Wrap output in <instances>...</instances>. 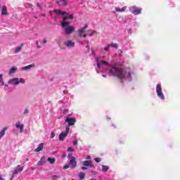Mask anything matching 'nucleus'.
Wrapping results in <instances>:
<instances>
[{"label": "nucleus", "instance_id": "f257e3e1", "mask_svg": "<svg viewBox=\"0 0 180 180\" xmlns=\"http://www.w3.org/2000/svg\"><path fill=\"white\" fill-rule=\"evenodd\" d=\"M105 58L106 56L101 55L98 58H96V63L94 65L98 74L105 72L106 70H108L110 75L117 77V78L120 79L121 82H123V81H131L133 72H131L130 68H122V66H119L117 64L110 65L108 61L103 60V58Z\"/></svg>", "mask_w": 180, "mask_h": 180}, {"label": "nucleus", "instance_id": "f03ea898", "mask_svg": "<svg viewBox=\"0 0 180 180\" xmlns=\"http://www.w3.org/2000/svg\"><path fill=\"white\" fill-rule=\"evenodd\" d=\"M54 13H56V15H61L63 17V20L61 22V27L64 29V32L65 34H71V33H73L74 30H75V27L72 26H70V22L67 21V19H69L70 20H72L74 19V14H69L68 13L65 11H63L61 10H53Z\"/></svg>", "mask_w": 180, "mask_h": 180}, {"label": "nucleus", "instance_id": "7ed1b4c3", "mask_svg": "<svg viewBox=\"0 0 180 180\" xmlns=\"http://www.w3.org/2000/svg\"><path fill=\"white\" fill-rule=\"evenodd\" d=\"M110 47L117 50V44H108L106 46L104 47V49L101 50V53L103 54H105V56H109V51L110 50Z\"/></svg>", "mask_w": 180, "mask_h": 180}, {"label": "nucleus", "instance_id": "20e7f679", "mask_svg": "<svg viewBox=\"0 0 180 180\" xmlns=\"http://www.w3.org/2000/svg\"><path fill=\"white\" fill-rule=\"evenodd\" d=\"M156 94L159 99H161V101H165V96H164V93H162V87L160 84L156 85Z\"/></svg>", "mask_w": 180, "mask_h": 180}, {"label": "nucleus", "instance_id": "39448f33", "mask_svg": "<svg viewBox=\"0 0 180 180\" xmlns=\"http://www.w3.org/2000/svg\"><path fill=\"white\" fill-rule=\"evenodd\" d=\"M141 8H139L136 6L129 7V12H131V13L135 15H140V13H141Z\"/></svg>", "mask_w": 180, "mask_h": 180}, {"label": "nucleus", "instance_id": "423d86ee", "mask_svg": "<svg viewBox=\"0 0 180 180\" xmlns=\"http://www.w3.org/2000/svg\"><path fill=\"white\" fill-rule=\"evenodd\" d=\"M68 133H70V127H66V130L65 132H62L59 135V141H64V139L68 136Z\"/></svg>", "mask_w": 180, "mask_h": 180}, {"label": "nucleus", "instance_id": "0eeeda50", "mask_svg": "<svg viewBox=\"0 0 180 180\" xmlns=\"http://www.w3.org/2000/svg\"><path fill=\"white\" fill-rule=\"evenodd\" d=\"M72 154H68V157H69L70 165H72V167L75 168L77 167V161L75 160V157L72 156Z\"/></svg>", "mask_w": 180, "mask_h": 180}, {"label": "nucleus", "instance_id": "6e6552de", "mask_svg": "<svg viewBox=\"0 0 180 180\" xmlns=\"http://www.w3.org/2000/svg\"><path fill=\"white\" fill-rule=\"evenodd\" d=\"M84 167H89L90 168H95V165L92 164V160H84L82 162Z\"/></svg>", "mask_w": 180, "mask_h": 180}, {"label": "nucleus", "instance_id": "1a4fd4ad", "mask_svg": "<svg viewBox=\"0 0 180 180\" xmlns=\"http://www.w3.org/2000/svg\"><path fill=\"white\" fill-rule=\"evenodd\" d=\"M86 27H88V25H84L83 27H80L77 30V34L79 37H82V35L84 33H85V30H86Z\"/></svg>", "mask_w": 180, "mask_h": 180}, {"label": "nucleus", "instance_id": "9d476101", "mask_svg": "<svg viewBox=\"0 0 180 180\" xmlns=\"http://www.w3.org/2000/svg\"><path fill=\"white\" fill-rule=\"evenodd\" d=\"M8 84H10L11 85H19V78L15 77L13 78L8 80Z\"/></svg>", "mask_w": 180, "mask_h": 180}, {"label": "nucleus", "instance_id": "9b49d317", "mask_svg": "<svg viewBox=\"0 0 180 180\" xmlns=\"http://www.w3.org/2000/svg\"><path fill=\"white\" fill-rule=\"evenodd\" d=\"M65 122L68 124V126H74L77 122V120H75V118L68 117L66 118Z\"/></svg>", "mask_w": 180, "mask_h": 180}, {"label": "nucleus", "instance_id": "f8f14e48", "mask_svg": "<svg viewBox=\"0 0 180 180\" xmlns=\"http://www.w3.org/2000/svg\"><path fill=\"white\" fill-rule=\"evenodd\" d=\"M64 44L66 46V47H69L70 49L72 47H75V42L71 41V40H68L64 42Z\"/></svg>", "mask_w": 180, "mask_h": 180}, {"label": "nucleus", "instance_id": "ddd939ff", "mask_svg": "<svg viewBox=\"0 0 180 180\" xmlns=\"http://www.w3.org/2000/svg\"><path fill=\"white\" fill-rule=\"evenodd\" d=\"M47 162V159H46V157L43 156L40 160L37 162V165L41 167V165H44Z\"/></svg>", "mask_w": 180, "mask_h": 180}, {"label": "nucleus", "instance_id": "4468645a", "mask_svg": "<svg viewBox=\"0 0 180 180\" xmlns=\"http://www.w3.org/2000/svg\"><path fill=\"white\" fill-rule=\"evenodd\" d=\"M36 67V65L34 63H32L31 65H28L27 66H25L21 68L22 71H27V70H30V68H34Z\"/></svg>", "mask_w": 180, "mask_h": 180}, {"label": "nucleus", "instance_id": "2eb2a0df", "mask_svg": "<svg viewBox=\"0 0 180 180\" xmlns=\"http://www.w3.org/2000/svg\"><path fill=\"white\" fill-rule=\"evenodd\" d=\"M20 167V165H18L17 167V168L15 169L13 175H16V174H20V172H22V171H23V167Z\"/></svg>", "mask_w": 180, "mask_h": 180}, {"label": "nucleus", "instance_id": "dca6fc26", "mask_svg": "<svg viewBox=\"0 0 180 180\" xmlns=\"http://www.w3.org/2000/svg\"><path fill=\"white\" fill-rule=\"evenodd\" d=\"M43 148H44V143H41L39 144L37 148L34 149V152L39 153V152L41 151V150H43Z\"/></svg>", "mask_w": 180, "mask_h": 180}, {"label": "nucleus", "instance_id": "f3484780", "mask_svg": "<svg viewBox=\"0 0 180 180\" xmlns=\"http://www.w3.org/2000/svg\"><path fill=\"white\" fill-rule=\"evenodd\" d=\"M1 15L3 16H6L8 15V10L6 9V6H3L1 8Z\"/></svg>", "mask_w": 180, "mask_h": 180}, {"label": "nucleus", "instance_id": "a211bd4d", "mask_svg": "<svg viewBox=\"0 0 180 180\" xmlns=\"http://www.w3.org/2000/svg\"><path fill=\"white\" fill-rule=\"evenodd\" d=\"M16 71H18V68L13 66L10 69L8 74L9 75H12L13 74H15Z\"/></svg>", "mask_w": 180, "mask_h": 180}, {"label": "nucleus", "instance_id": "6ab92c4d", "mask_svg": "<svg viewBox=\"0 0 180 180\" xmlns=\"http://www.w3.org/2000/svg\"><path fill=\"white\" fill-rule=\"evenodd\" d=\"M15 127H17V129H20V131H23V124H20V122H18L15 123Z\"/></svg>", "mask_w": 180, "mask_h": 180}, {"label": "nucleus", "instance_id": "aec40b11", "mask_svg": "<svg viewBox=\"0 0 180 180\" xmlns=\"http://www.w3.org/2000/svg\"><path fill=\"white\" fill-rule=\"evenodd\" d=\"M126 9H127V6H124L122 8H120L119 7L115 8L116 12H124V11H126Z\"/></svg>", "mask_w": 180, "mask_h": 180}, {"label": "nucleus", "instance_id": "412c9836", "mask_svg": "<svg viewBox=\"0 0 180 180\" xmlns=\"http://www.w3.org/2000/svg\"><path fill=\"white\" fill-rule=\"evenodd\" d=\"M23 46V44L21 45V46H17L15 48V50L14 51V53H20V51H22V46Z\"/></svg>", "mask_w": 180, "mask_h": 180}, {"label": "nucleus", "instance_id": "4be33fe9", "mask_svg": "<svg viewBox=\"0 0 180 180\" xmlns=\"http://www.w3.org/2000/svg\"><path fill=\"white\" fill-rule=\"evenodd\" d=\"M108 171H109V167L103 165H102V172H108Z\"/></svg>", "mask_w": 180, "mask_h": 180}, {"label": "nucleus", "instance_id": "5701e85b", "mask_svg": "<svg viewBox=\"0 0 180 180\" xmlns=\"http://www.w3.org/2000/svg\"><path fill=\"white\" fill-rule=\"evenodd\" d=\"M94 33H95L94 30H90L87 32L86 34L87 36H89L90 37H91V36H94Z\"/></svg>", "mask_w": 180, "mask_h": 180}, {"label": "nucleus", "instance_id": "b1692460", "mask_svg": "<svg viewBox=\"0 0 180 180\" xmlns=\"http://www.w3.org/2000/svg\"><path fill=\"white\" fill-rule=\"evenodd\" d=\"M79 178L80 180L84 179V178H85V173H83V172L79 173Z\"/></svg>", "mask_w": 180, "mask_h": 180}, {"label": "nucleus", "instance_id": "393cba45", "mask_svg": "<svg viewBox=\"0 0 180 180\" xmlns=\"http://www.w3.org/2000/svg\"><path fill=\"white\" fill-rule=\"evenodd\" d=\"M5 136V129H4L3 130H1L0 131V140L1 139H2V137H4Z\"/></svg>", "mask_w": 180, "mask_h": 180}, {"label": "nucleus", "instance_id": "a878e982", "mask_svg": "<svg viewBox=\"0 0 180 180\" xmlns=\"http://www.w3.org/2000/svg\"><path fill=\"white\" fill-rule=\"evenodd\" d=\"M48 161H49V162H50V164H54V162H56V159L49 158Z\"/></svg>", "mask_w": 180, "mask_h": 180}, {"label": "nucleus", "instance_id": "bb28decb", "mask_svg": "<svg viewBox=\"0 0 180 180\" xmlns=\"http://www.w3.org/2000/svg\"><path fill=\"white\" fill-rule=\"evenodd\" d=\"M60 178V176L58 175H52V180H58V179Z\"/></svg>", "mask_w": 180, "mask_h": 180}, {"label": "nucleus", "instance_id": "cd10ccee", "mask_svg": "<svg viewBox=\"0 0 180 180\" xmlns=\"http://www.w3.org/2000/svg\"><path fill=\"white\" fill-rule=\"evenodd\" d=\"M19 84H25V79L20 78L19 79Z\"/></svg>", "mask_w": 180, "mask_h": 180}, {"label": "nucleus", "instance_id": "c85d7f7f", "mask_svg": "<svg viewBox=\"0 0 180 180\" xmlns=\"http://www.w3.org/2000/svg\"><path fill=\"white\" fill-rule=\"evenodd\" d=\"M60 2L62 4V5H67L68 2L67 0H60Z\"/></svg>", "mask_w": 180, "mask_h": 180}, {"label": "nucleus", "instance_id": "c756f323", "mask_svg": "<svg viewBox=\"0 0 180 180\" xmlns=\"http://www.w3.org/2000/svg\"><path fill=\"white\" fill-rule=\"evenodd\" d=\"M78 144V140L77 139L73 140V146H77Z\"/></svg>", "mask_w": 180, "mask_h": 180}, {"label": "nucleus", "instance_id": "7c9ffc66", "mask_svg": "<svg viewBox=\"0 0 180 180\" xmlns=\"http://www.w3.org/2000/svg\"><path fill=\"white\" fill-rule=\"evenodd\" d=\"M94 161H96V162H101V160L100 158H94Z\"/></svg>", "mask_w": 180, "mask_h": 180}, {"label": "nucleus", "instance_id": "2f4dec72", "mask_svg": "<svg viewBox=\"0 0 180 180\" xmlns=\"http://www.w3.org/2000/svg\"><path fill=\"white\" fill-rule=\"evenodd\" d=\"M50 137L51 139H54V137H56V134L54 132H51Z\"/></svg>", "mask_w": 180, "mask_h": 180}, {"label": "nucleus", "instance_id": "473e14b6", "mask_svg": "<svg viewBox=\"0 0 180 180\" xmlns=\"http://www.w3.org/2000/svg\"><path fill=\"white\" fill-rule=\"evenodd\" d=\"M68 151H69L70 153H72L74 151V148L70 147L68 148Z\"/></svg>", "mask_w": 180, "mask_h": 180}, {"label": "nucleus", "instance_id": "72a5a7b5", "mask_svg": "<svg viewBox=\"0 0 180 180\" xmlns=\"http://www.w3.org/2000/svg\"><path fill=\"white\" fill-rule=\"evenodd\" d=\"M36 44H37V49H41V46H40L39 45V41H36Z\"/></svg>", "mask_w": 180, "mask_h": 180}, {"label": "nucleus", "instance_id": "f704fd0d", "mask_svg": "<svg viewBox=\"0 0 180 180\" xmlns=\"http://www.w3.org/2000/svg\"><path fill=\"white\" fill-rule=\"evenodd\" d=\"M4 79H0V86L4 85Z\"/></svg>", "mask_w": 180, "mask_h": 180}, {"label": "nucleus", "instance_id": "c9c22d12", "mask_svg": "<svg viewBox=\"0 0 180 180\" xmlns=\"http://www.w3.org/2000/svg\"><path fill=\"white\" fill-rule=\"evenodd\" d=\"M63 168H64L65 169H68V168H70V165H65L63 167Z\"/></svg>", "mask_w": 180, "mask_h": 180}, {"label": "nucleus", "instance_id": "e433bc0d", "mask_svg": "<svg viewBox=\"0 0 180 180\" xmlns=\"http://www.w3.org/2000/svg\"><path fill=\"white\" fill-rule=\"evenodd\" d=\"M27 113H29V110L25 109V110H24V115H27Z\"/></svg>", "mask_w": 180, "mask_h": 180}, {"label": "nucleus", "instance_id": "4c0bfd02", "mask_svg": "<svg viewBox=\"0 0 180 180\" xmlns=\"http://www.w3.org/2000/svg\"><path fill=\"white\" fill-rule=\"evenodd\" d=\"M37 8H39V9H41V6L40 5V4L37 3Z\"/></svg>", "mask_w": 180, "mask_h": 180}, {"label": "nucleus", "instance_id": "58836bf2", "mask_svg": "<svg viewBox=\"0 0 180 180\" xmlns=\"http://www.w3.org/2000/svg\"><path fill=\"white\" fill-rule=\"evenodd\" d=\"M81 169H83V170H86V169H88V167H82V168H81Z\"/></svg>", "mask_w": 180, "mask_h": 180}, {"label": "nucleus", "instance_id": "ea45409f", "mask_svg": "<svg viewBox=\"0 0 180 180\" xmlns=\"http://www.w3.org/2000/svg\"><path fill=\"white\" fill-rule=\"evenodd\" d=\"M86 43H87V46H86V48L87 49H89V41H86Z\"/></svg>", "mask_w": 180, "mask_h": 180}, {"label": "nucleus", "instance_id": "a19ab883", "mask_svg": "<svg viewBox=\"0 0 180 180\" xmlns=\"http://www.w3.org/2000/svg\"><path fill=\"white\" fill-rule=\"evenodd\" d=\"M82 37H88V34H83Z\"/></svg>", "mask_w": 180, "mask_h": 180}, {"label": "nucleus", "instance_id": "79ce46f5", "mask_svg": "<svg viewBox=\"0 0 180 180\" xmlns=\"http://www.w3.org/2000/svg\"><path fill=\"white\" fill-rule=\"evenodd\" d=\"M7 88H8V84H5L4 85V90L6 91Z\"/></svg>", "mask_w": 180, "mask_h": 180}, {"label": "nucleus", "instance_id": "37998d69", "mask_svg": "<svg viewBox=\"0 0 180 180\" xmlns=\"http://www.w3.org/2000/svg\"><path fill=\"white\" fill-rule=\"evenodd\" d=\"M42 43H44V44H46V43H47V40L44 39V40L42 41Z\"/></svg>", "mask_w": 180, "mask_h": 180}, {"label": "nucleus", "instance_id": "c03bdc74", "mask_svg": "<svg viewBox=\"0 0 180 180\" xmlns=\"http://www.w3.org/2000/svg\"><path fill=\"white\" fill-rule=\"evenodd\" d=\"M86 160H91V156L88 155V156H86Z\"/></svg>", "mask_w": 180, "mask_h": 180}, {"label": "nucleus", "instance_id": "a18cd8bd", "mask_svg": "<svg viewBox=\"0 0 180 180\" xmlns=\"http://www.w3.org/2000/svg\"><path fill=\"white\" fill-rule=\"evenodd\" d=\"M128 32L129 33V34H131V29L128 30Z\"/></svg>", "mask_w": 180, "mask_h": 180}, {"label": "nucleus", "instance_id": "49530a36", "mask_svg": "<svg viewBox=\"0 0 180 180\" xmlns=\"http://www.w3.org/2000/svg\"><path fill=\"white\" fill-rule=\"evenodd\" d=\"M4 79L3 75H2V74H0V79Z\"/></svg>", "mask_w": 180, "mask_h": 180}, {"label": "nucleus", "instance_id": "de8ad7c7", "mask_svg": "<svg viewBox=\"0 0 180 180\" xmlns=\"http://www.w3.org/2000/svg\"><path fill=\"white\" fill-rule=\"evenodd\" d=\"M102 77H103V78H106V75H103Z\"/></svg>", "mask_w": 180, "mask_h": 180}, {"label": "nucleus", "instance_id": "09e8293b", "mask_svg": "<svg viewBox=\"0 0 180 180\" xmlns=\"http://www.w3.org/2000/svg\"><path fill=\"white\" fill-rule=\"evenodd\" d=\"M0 180H4V178H2V176H0Z\"/></svg>", "mask_w": 180, "mask_h": 180}, {"label": "nucleus", "instance_id": "8fccbe9b", "mask_svg": "<svg viewBox=\"0 0 180 180\" xmlns=\"http://www.w3.org/2000/svg\"><path fill=\"white\" fill-rule=\"evenodd\" d=\"M31 169L33 171V169H34V167H31Z\"/></svg>", "mask_w": 180, "mask_h": 180}, {"label": "nucleus", "instance_id": "3c124183", "mask_svg": "<svg viewBox=\"0 0 180 180\" xmlns=\"http://www.w3.org/2000/svg\"><path fill=\"white\" fill-rule=\"evenodd\" d=\"M42 16H46V14H42Z\"/></svg>", "mask_w": 180, "mask_h": 180}, {"label": "nucleus", "instance_id": "603ef678", "mask_svg": "<svg viewBox=\"0 0 180 180\" xmlns=\"http://www.w3.org/2000/svg\"><path fill=\"white\" fill-rule=\"evenodd\" d=\"M26 161H29V159H28V158H27V159H26Z\"/></svg>", "mask_w": 180, "mask_h": 180}, {"label": "nucleus", "instance_id": "864d4df0", "mask_svg": "<svg viewBox=\"0 0 180 180\" xmlns=\"http://www.w3.org/2000/svg\"><path fill=\"white\" fill-rule=\"evenodd\" d=\"M12 178H13V176H12ZM12 178L11 179V180H12Z\"/></svg>", "mask_w": 180, "mask_h": 180}]
</instances>
